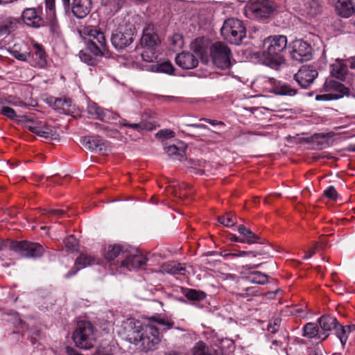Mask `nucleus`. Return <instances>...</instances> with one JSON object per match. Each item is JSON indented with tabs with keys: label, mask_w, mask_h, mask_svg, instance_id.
<instances>
[{
	"label": "nucleus",
	"mask_w": 355,
	"mask_h": 355,
	"mask_svg": "<svg viewBox=\"0 0 355 355\" xmlns=\"http://www.w3.org/2000/svg\"><path fill=\"white\" fill-rule=\"evenodd\" d=\"M287 47V37L277 35L265 38L259 57L263 63L272 69H278L285 63L284 53Z\"/></svg>",
	"instance_id": "f257e3e1"
},
{
	"label": "nucleus",
	"mask_w": 355,
	"mask_h": 355,
	"mask_svg": "<svg viewBox=\"0 0 355 355\" xmlns=\"http://www.w3.org/2000/svg\"><path fill=\"white\" fill-rule=\"evenodd\" d=\"M137 17H128L112 33L110 40L116 49H123L133 42L137 28Z\"/></svg>",
	"instance_id": "f03ea898"
},
{
	"label": "nucleus",
	"mask_w": 355,
	"mask_h": 355,
	"mask_svg": "<svg viewBox=\"0 0 355 355\" xmlns=\"http://www.w3.org/2000/svg\"><path fill=\"white\" fill-rule=\"evenodd\" d=\"M220 33L226 41L236 45L241 44L246 34L243 23L234 18L227 19L224 21Z\"/></svg>",
	"instance_id": "7ed1b4c3"
},
{
	"label": "nucleus",
	"mask_w": 355,
	"mask_h": 355,
	"mask_svg": "<svg viewBox=\"0 0 355 355\" xmlns=\"http://www.w3.org/2000/svg\"><path fill=\"white\" fill-rule=\"evenodd\" d=\"M134 338L139 341L140 347L145 352L155 349L161 341L158 329L152 324L143 325Z\"/></svg>",
	"instance_id": "20e7f679"
},
{
	"label": "nucleus",
	"mask_w": 355,
	"mask_h": 355,
	"mask_svg": "<svg viewBox=\"0 0 355 355\" xmlns=\"http://www.w3.org/2000/svg\"><path fill=\"white\" fill-rule=\"evenodd\" d=\"M76 345L82 349H90L94 345L96 338L94 328L88 321H80L73 334Z\"/></svg>",
	"instance_id": "39448f33"
},
{
	"label": "nucleus",
	"mask_w": 355,
	"mask_h": 355,
	"mask_svg": "<svg viewBox=\"0 0 355 355\" xmlns=\"http://www.w3.org/2000/svg\"><path fill=\"white\" fill-rule=\"evenodd\" d=\"M210 55L214 64L220 69H227L232 64L231 50L223 42L214 43L210 48Z\"/></svg>",
	"instance_id": "423d86ee"
},
{
	"label": "nucleus",
	"mask_w": 355,
	"mask_h": 355,
	"mask_svg": "<svg viewBox=\"0 0 355 355\" xmlns=\"http://www.w3.org/2000/svg\"><path fill=\"white\" fill-rule=\"evenodd\" d=\"M322 94L317 95V101H332L343 98L349 92L348 89L342 83L333 79L327 80L322 87Z\"/></svg>",
	"instance_id": "0eeeda50"
},
{
	"label": "nucleus",
	"mask_w": 355,
	"mask_h": 355,
	"mask_svg": "<svg viewBox=\"0 0 355 355\" xmlns=\"http://www.w3.org/2000/svg\"><path fill=\"white\" fill-rule=\"evenodd\" d=\"M87 49L95 56L104 55L107 49L103 33L96 28H91L87 31Z\"/></svg>",
	"instance_id": "6e6552de"
},
{
	"label": "nucleus",
	"mask_w": 355,
	"mask_h": 355,
	"mask_svg": "<svg viewBox=\"0 0 355 355\" xmlns=\"http://www.w3.org/2000/svg\"><path fill=\"white\" fill-rule=\"evenodd\" d=\"M10 248L25 257L37 258L44 253V247L38 243L27 241H15L11 243Z\"/></svg>",
	"instance_id": "1a4fd4ad"
},
{
	"label": "nucleus",
	"mask_w": 355,
	"mask_h": 355,
	"mask_svg": "<svg viewBox=\"0 0 355 355\" xmlns=\"http://www.w3.org/2000/svg\"><path fill=\"white\" fill-rule=\"evenodd\" d=\"M275 6L269 0H254L247 8V12L252 17L257 19L268 18L274 12Z\"/></svg>",
	"instance_id": "9d476101"
},
{
	"label": "nucleus",
	"mask_w": 355,
	"mask_h": 355,
	"mask_svg": "<svg viewBox=\"0 0 355 355\" xmlns=\"http://www.w3.org/2000/svg\"><path fill=\"white\" fill-rule=\"evenodd\" d=\"M289 53L293 60L304 62L311 58L312 48L309 44L302 40L293 41L288 46Z\"/></svg>",
	"instance_id": "9b49d317"
},
{
	"label": "nucleus",
	"mask_w": 355,
	"mask_h": 355,
	"mask_svg": "<svg viewBox=\"0 0 355 355\" xmlns=\"http://www.w3.org/2000/svg\"><path fill=\"white\" fill-rule=\"evenodd\" d=\"M26 128L31 132L44 138L57 139L58 135L44 121L29 119L26 122Z\"/></svg>",
	"instance_id": "f8f14e48"
},
{
	"label": "nucleus",
	"mask_w": 355,
	"mask_h": 355,
	"mask_svg": "<svg viewBox=\"0 0 355 355\" xmlns=\"http://www.w3.org/2000/svg\"><path fill=\"white\" fill-rule=\"evenodd\" d=\"M315 68L310 65L302 66L294 76L295 80L304 89L309 88L318 77Z\"/></svg>",
	"instance_id": "ddd939ff"
},
{
	"label": "nucleus",
	"mask_w": 355,
	"mask_h": 355,
	"mask_svg": "<svg viewBox=\"0 0 355 355\" xmlns=\"http://www.w3.org/2000/svg\"><path fill=\"white\" fill-rule=\"evenodd\" d=\"M82 145L88 150L104 153L107 150L105 141L99 136L83 137L80 139Z\"/></svg>",
	"instance_id": "4468645a"
},
{
	"label": "nucleus",
	"mask_w": 355,
	"mask_h": 355,
	"mask_svg": "<svg viewBox=\"0 0 355 355\" xmlns=\"http://www.w3.org/2000/svg\"><path fill=\"white\" fill-rule=\"evenodd\" d=\"M147 260V258L143 254L138 251H134L121 261V267L125 268L130 271L136 270L145 265Z\"/></svg>",
	"instance_id": "2eb2a0df"
},
{
	"label": "nucleus",
	"mask_w": 355,
	"mask_h": 355,
	"mask_svg": "<svg viewBox=\"0 0 355 355\" xmlns=\"http://www.w3.org/2000/svg\"><path fill=\"white\" fill-rule=\"evenodd\" d=\"M141 45L144 48H156L160 43L159 38L152 24L147 25L143 30Z\"/></svg>",
	"instance_id": "dca6fc26"
},
{
	"label": "nucleus",
	"mask_w": 355,
	"mask_h": 355,
	"mask_svg": "<svg viewBox=\"0 0 355 355\" xmlns=\"http://www.w3.org/2000/svg\"><path fill=\"white\" fill-rule=\"evenodd\" d=\"M91 0H73L71 9L77 18H84L89 13L92 8Z\"/></svg>",
	"instance_id": "f3484780"
},
{
	"label": "nucleus",
	"mask_w": 355,
	"mask_h": 355,
	"mask_svg": "<svg viewBox=\"0 0 355 355\" xmlns=\"http://www.w3.org/2000/svg\"><path fill=\"white\" fill-rule=\"evenodd\" d=\"M176 64L184 69H193L198 64V59L189 52H182L175 58Z\"/></svg>",
	"instance_id": "a211bd4d"
},
{
	"label": "nucleus",
	"mask_w": 355,
	"mask_h": 355,
	"mask_svg": "<svg viewBox=\"0 0 355 355\" xmlns=\"http://www.w3.org/2000/svg\"><path fill=\"white\" fill-rule=\"evenodd\" d=\"M24 23L29 26L38 28L43 24L42 17L37 13L35 8H27L22 13Z\"/></svg>",
	"instance_id": "6ab92c4d"
},
{
	"label": "nucleus",
	"mask_w": 355,
	"mask_h": 355,
	"mask_svg": "<svg viewBox=\"0 0 355 355\" xmlns=\"http://www.w3.org/2000/svg\"><path fill=\"white\" fill-rule=\"evenodd\" d=\"M335 8L338 15L345 18L349 17L355 12L352 0H337Z\"/></svg>",
	"instance_id": "aec40b11"
},
{
	"label": "nucleus",
	"mask_w": 355,
	"mask_h": 355,
	"mask_svg": "<svg viewBox=\"0 0 355 355\" xmlns=\"http://www.w3.org/2000/svg\"><path fill=\"white\" fill-rule=\"evenodd\" d=\"M95 258L86 254H82L78 257L75 262L76 270L70 271L67 274V277H69L75 275L80 269L85 267L97 263Z\"/></svg>",
	"instance_id": "412c9836"
},
{
	"label": "nucleus",
	"mask_w": 355,
	"mask_h": 355,
	"mask_svg": "<svg viewBox=\"0 0 355 355\" xmlns=\"http://www.w3.org/2000/svg\"><path fill=\"white\" fill-rule=\"evenodd\" d=\"M19 24L17 18L12 17H6L0 21V37L9 35L13 32Z\"/></svg>",
	"instance_id": "4be33fe9"
},
{
	"label": "nucleus",
	"mask_w": 355,
	"mask_h": 355,
	"mask_svg": "<svg viewBox=\"0 0 355 355\" xmlns=\"http://www.w3.org/2000/svg\"><path fill=\"white\" fill-rule=\"evenodd\" d=\"M166 153L174 159H181L186 154L187 145L183 143H179V146L175 144L164 147Z\"/></svg>",
	"instance_id": "5701e85b"
},
{
	"label": "nucleus",
	"mask_w": 355,
	"mask_h": 355,
	"mask_svg": "<svg viewBox=\"0 0 355 355\" xmlns=\"http://www.w3.org/2000/svg\"><path fill=\"white\" fill-rule=\"evenodd\" d=\"M55 0H45L46 9L48 15L51 18L50 27L52 32L58 33L59 26L55 18Z\"/></svg>",
	"instance_id": "b1692460"
},
{
	"label": "nucleus",
	"mask_w": 355,
	"mask_h": 355,
	"mask_svg": "<svg viewBox=\"0 0 355 355\" xmlns=\"http://www.w3.org/2000/svg\"><path fill=\"white\" fill-rule=\"evenodd\" d=\"M161 270L164 273L184 275L186 268L182 263L175 261H171L162 266Z\"/></svg>",
	"instance_id": "393cba45"
},
{
	"label": "nucleus",
	"mask_w": 355,
	"mask_h": 355,
	"mask_svg": "<svg viewBox=\"0 0 355 355\" xmlns=\"http://www.w3.org/2000/svg\"><path fill=\"white\" fill-rule=\"evenodd\" d=\"M53 106L61 114H68L71 112V101L69 98H55Z\"/></svg>",
	"instance_id": "a878e982"
},
{
	"label": "nucleus",
	"mask_w": 355,
	"mask_h": 355,
	"mask_svg": "<svg viewBox=\"0 0 355 355\" xmlns=\"http://www.w3.org/2000/svg\"><path fill=\"white\" fill-rule=\"evenodd\" d=\"M238 231L243 236V239H244L245 243L250 245L254 243H259V236L244 225H239Z\"/></svg>",
	"instance_id": "bb28decb"
},
{
	"label": "nucleus",
	"mask_w": 355,
	"mask_h": 355,
	"mask_svg": "<svg viewBox=\"0 0 355 355\" xmlns=\"http://www.w3.org/2000/svg\"><path fill=\"white\" fill-rule=\"evenodd\" d=\"M318 323L323 331H331L337 327L338 320L330 315H322L318 319Z\"/></svg>",
	"instance_id": "cd10ccee"
},
{
	"label": "nucleus",
	"mask_w": 355,
	"mask_h": 355,
	"mask_svg": "<svg viewBox=\"0 0 355 355\" xmlns=\"http://www.w3.org/2000/svg\"><path fill=\"white\" fill-rule=\"evenodd\" d=\"M303 336L309 338L318 337V338L324 340L328 336V334H327L324 337H322L321 334H319L318 333V327L317 324L313 322L306 324L303 327Z\"/></svg>",
	"instance_id": "c85d7f7f"
},
{
	"label": "nucleus",
	"mask_w": 355,
	"mask_h": 355,
	"mask_svg": "<svg viewBox=\"0 0 355 355\" xmlns=\"http://www.w3.org/2000/svg\"><path fill=\"white\" fill-rule=\"evenodd\" d=\"M273 92L277 95L293 96L297 94V89L286 83H279L273 87Z\"/></svg>",
	"instance_id": "c756f323"
},
{
	"label": "nucleus",
	"mask_w": 355,
	"mask_h": 355,
	"mask_svg": "<svg viewBox=\"0 0 355 355\" xmlns=\"http://www.w3.org/2000/svg\"><path fill=\"white\" fill-rule=\"evenodd\" d=\"M336 330V336L340 339L341 343L345 345L349 334L352 330L355 329V325L343 326L338 322L337 327L334 329Z\"/></svg>",
	"instance_id": "7c9ffc66"
},
{
	"label": "nucleus",
	"mask_w": 355,
	"mask_h": 355,
	"mask_svg": "<svg viewBox=\"0 0 355 355\" xmlns=\"http://www.w3.org/2000/svg\"><path fill=\"white\" fill-rule=\"evenodd\" d=\"M331 73L333 76L343 80L347 72V67L346 64L336 62V63L331 65Z\"/></svg>",
	"instance_id": "2f4dec72"
},
{
	"label": "nucleus",
	"mask_w": 355,
	"mask_h": 355,
	"mask_svg": "<svg viewBox=\"0 0 355 355\" xmlns=\"http://www.w3.org/2000/svg\"><path fill=\"white\" fill-rule=\"evenodd\" d=\"M148 69L152 71L172 74L174 71V67L170 62L165 61L162 63L153 64L150 66Z\"/></svg>",
	"instance_id": "473e14b6"
},
{
	"label": "nucleus",
	"mask_w": 355,
	"mask_h": 355,
	"mask_svg": "<svg viewBox=\"0 0 355 355\" xmlns=\"http://www.w3.org/2000/svg\"><path fill=\"white\" fill-rule=\"evenodd\" d=\"M307 14L311 17L316 16L322 11V6L318 0H311L306 5Z\"/></svg>",
	"instance_id": "72a5a7b5"
},
{
	"label": "nucleus",
	"mask_w": 355,
	"mask_h": 355,
	"mask_svg": "<svg viewBox=\"0 0 355 355\" xmlns=\"http://www.w3.org/2000/svg\"><path fill=\"white\" fill-rule=\"evenodd\" d=\"M87 112L94 118L99 120H103L105 113L101 107H100L96 103L89 102L87 105Z\"/></svg>",
	"instance_id": "f704fd0d"
},
{
	"label": "nucleus",
	"mask_w": 355,
	"mask_h": 355,
	"mask_svg": "<svg viewBox=\"0 0 355 355\" xmlns=\"http://www.w3.org/2000/svg\"><path fill=\"white\" fill-rule=\"evenodd\" d=\"M191 352L193 355H212L209 347L203 341L196 343Z\"/></svg>",
	"instance_id": "c9c22d12"
},
{
	"label": "nucleus",
	"mask_w": 355,
	"mask_h": 355,
	"mask_svg": "<svg viewBox=\"0 0 355 355\" xmlns=\"http://www.w3.org/2000/svg\"><path fill=\"white\" fill-rule=\"evenodd\" d=\"M184 296L189 300L201 301L206 297V294L202 291L189 288L185 291Z\"/></svg>",
	"instance_id": "e433bc0d"
},
{
	"label": "nucleus",
	"mask_w": 355,
	"mask_h": 355,
	"mask_svg": "<svg viewBox=\"0 0 355 355\" xmlns=\"http://www.w3.org/2000/svg\"><path fill=\"white\" fill-rule=\"evenodd\" d=\"M248 279L252 283L265 284L268 281V276L261 272L254 271L250 273Z\"/></svg>",
	"instance_id": "4c0bfd02"
},
{
	"label": "nucleus",
	"mask_w": 355,
	"mask_h": 355,
	"mask_svg": "<svg viewBox=\"0 0 355 355\" xmlns=\"http://www.w3.org/2000/svg\"><path fill=\"white\" fill-rule=\"evenodd\" d=\"M33 47L35 50V59L37 60V64L40 67H43L46 64V53L42 48V46L37 44L35 43L33 44Z\"/></svg>",
	"instance_id": "58836bf2"
},
{
	"label": "nucleus",
	"mask_w": 355,
	"mask_h": 355,
	"mask_svg": "<svg viewBox=\"0 0 355 355\" xmlns=\"http://www.w3.org/2000/svg\"><path fill=\"white\" fill-rule=\"evenodd\" d=\"M121 252L122 248L121 245H109L105 251V259L109 261H112L116 257H117Z\"/></svg>",
	"instance_id": "ea45409f"
},
{
	"label": "nucleus",
	"mask_w": 355,
	"mask_h": 355,
	"mask_svg": "<svg viewBox=\"0 0 355 355\" xmlns=\"http://www.w3.org/2000/svg\"><path fill=\"white\" fill-rule=\"evenodd\" d=\"M218 221L226 227H232L237 223L236 216L232 213H227L223 216H219Z\"/></svg>",
	"instance_id": "a19ab883"
},
{
	"label": "nucleus",
	"mask_w": 355,
	"mask_h": 355,
	"mask_svg": "<svg viewBox=\"0 0 355 355\" xmlns=\"http://www.w3.org/2000/svg\"><path fill=\"white\" fill-rule=\"evenodd\" d=\"M142 60L146 62H155L157 59L155 48H144L141 53Z\"/></svg>",
	"instance_id": "79ce46f5"
},
{
	"label": "nucleus",
	"mask_w": 355,
	"mask_h": 355,
	"mask_svg": "<svg viewBox=\"0 0 355 355\" xmlns=\"http://www.w3.org/2000/svg\"><path fill=\"white\" fill-rule=\"evenodd\" d=\"M10 53L12 56L21 61H27L30 58V53L24 52L21 53L17 48V45H14L10 50Z\"/></svg>",
	"instance_id": "37998d69"
},
{
	"label": "nucleus",
	"mask_w": 355,
	"mask_h": 355,
	"mask_svg": "<svg viewBox=\"0 0 355 355\" xmlns=\"http://www.w3.org/2000/svg\"><path fill=\"white\" fill-rule=\"evenodd\" d=\"M114 347L110 345H100L94 355H113Z\"/></svg>",
	"instance_id": "c03bdc74"
},
{
	"label": "nucleus",
	"mask_w": 355,
	"mask_h": 355,
	"mask_svg": "<svg viewBox=\"0 0 355 355\" xmlns=\"http://www.w3.org/2000/svg\"><path fill=\"white\" fill-rule=\"evenodd\" d=\"M64 244L69 250L75 251L77 250L78 241L73 235H70L64 240Z\"/></svg>",
	"instance_id": "a18cd8bd"
},
{
	"label": "nucleus",
	"mask_w": 355,
	"mask_h": 355,
	"mask_svg": "<svg viewBox=\"0 0 355 355\" xmlns=\"http://www.w3.org/2000/svg\"><path fill=\"white\" fill-rule=\"evenodd\" d=\"M79 57L81 61L85 62L88 65H94L96 64V58L84 51H80Z\"/></svg>",
	"instance_id": "49530a36"
},
{
	"label": "nucleus",
	"mask_w": 355,
	"mask_h": 355,
	"mask_svg": "<svg viewBox=\"0 0 355 355\" xmlns=\"http://www.w3.org/2000/svg\"><path fill=\"white\" fill-rule=\"evenodd\" d=\"M64 214H65V211L62 209H49V210H44L42 215L43 216H46L48 218L51 216H57L58 218L62 217Z\"/></svg>",
	"instance_id": "de8ad7c7"
},
{
	"label": "nucleus",
	"mask_w": 355,
	"mask_h": 355,
	"mask_svg": "<svg viewBox=\"0 0 355 355\" xmlns=\"http://www.w3.org/2000/svg\"><path fill=\"white\" fill-rule=\"evenodd\" d=\"M324 196L330 200H336L338 198V193L334 186H329L323 191Z\"/></svg>",
	"instance_id": "09e8293b"
},
{
	"label": "nucleus",
	"mask_w": 355,
	"mask_h": 355,
	"mask_svg": "<svg viewBox=\"0 0 355 355\" xmlns=\"http://www.w3.org/2000/svg\"><path fill=\"white\" fill-rule=\"evenodd\" d=\"M152 320L157 322V324L164 327V329H170L173 327L174 323L168 320H165L162 318H156L155 317L151 318Z\"/></svg>",
	"instance_id": "8fccbe9b"
},
{
	"label": "nucleus",
	"mask_w": 355,
	"mask_h": 355,
	"mask_svg": "<svg viewBox=\"0 0 355 355\" xmlns=\"http://www.w3.org/2000/svg\"><path fill=\"white\" fill-rule=\"evenodd\" d=\"M1 113L11 119H14L17 116L16 112L12 108L7 106L1 108Z\"/></svg>",
	"instance_id": "3c124183"
},
{
	"label": "nucleus",
	"mask_w": 355,
	"mask_h": 355,
	"mask_svg": "<svg viewBox=\"0 0 355 355\" xmlns=\"http://www.w3.org/2000/svg\"><path fill=\"white\" fill-rule=\"evenodd\" d=\"M174 132L172 130H170L168 129H164L159 130L156 136L159 138H171L174 137Z\"/></svg>",
	"instance_id": "603ef678"
},
{
	"label": "nucleus",
	"mask_w": 355,
	"mask_h": 355,
	"mask_svg": "<svg viewBox=\"0 0 355 355\" xmlns=\"http://www.w3.org/2000/svg\"><path fill=\"white\" fill-rule=\"evenodd\" d=\"M119 123L123 126L129 127L137 130H139L143 128L141 123H128L125 119L121 120Z\"/></svg>",
	"instance_id": "864d4df0"
},
{
	"label": "nucleus",
	"mask_w": 355,
	"mask_h": 355,
	"mask_svg": "<svg viewBox=\"0 0 355 355\" xmlns=\"http://www.w3.org/2000/svg\"><path fill=\"white\" fill-rule=\"evenodd\" d=\"M280 324L279 319H275L272 322H270L268 325V330L272 334H275L277 331L279 326Z\"/></svg>",
	"instance_id": "5fc2aeb1"
},
{
	"label": "nucleus",
	"mask_w": 355,
	"mask_h": 355,
	"mask_svg": "<svg viewBox=\"0 0 355 355\" xmlns=\"http://www.w3.org/2000/svg\"><path fill=\"white\" fill-rule=\"evenodd\" d=\"M201 120H203L212 125H224L223 122L218 121L216 120H212V119H202Z\"/></svg>",
	"instance_id": "6e6d98bb"
},
{
	"label": "nucleus",
	"mask_w": 355,
	"mask_h": 355,
	"mask_svg": "<svg viewBox=\"0 0 355 355\" xmlns=\"http://www.w3.org/2000/svg\"><path fill=\"white\" fill-rule=\"evenodd\" d=\"M317 248H318V244L315 243L313 248L309 250V254H306L304 256V259H309V258L311 257L315 253V250Z\"/></svg>",
	"instance_id": "4d7b16f0"
},
{
	"label": "nucleus",
	"mask_w": 355,
	"mask_h": 355,
	"mask_svg": "<svg viewBox=\"0 0 355 355\" xmlns=\"http://www.w3.org/2000/svg\"><path fill=\"white\" fill-rule=\"evenodd\" d=\"M186 125L190 127L198 128L200 129L209 130L208 127L204 124H198V123H192V124H187Z\"/></svg>",
	"instance_id": "13d9d810"
},
{
	"label": "nucleus",
	"mask_w": 355,
	"mask_h": 355,
	"mask_svg": "<svg viewBox=\"0 0 355 355\" xmlns=\"http://www.w3.org/2000/svg\"><path fill=\"white\" fill-rule=\"evenodd\" d=\"M66 352L67 353V355H83L78 353L76 350L69 347L66 348Z\"/></svg>",
	"instance_id": "bf43d9fd"
},
{
	"label": "nucleus",
	"mask_w": 355,
	"mask_h": 355,
	"mask_svg": "<svg viewBox=\"0 0 355 355\" xmlns=\"http://www.w3.org/2000/svg\"><path fill=\"white\" fill-rule=\"evenodd\" d=\"M62 5L65 11L70 9V0H62Z\"/></svg>",
	"instance_id": "052dcab7"
},
{
	"label": "nucleus",
	"mask_w": 355,
	"mask_h": 355,
	"mask_svg": "<svg viewBox=\"0 0 355 355\" xmlns=\"http://www.w3.org/2000/svg\"><path fill=\"white\" fill-rule=\"evenodd\" d=\"M207 163L205 161H198V166L202 168V171H206Z\"/></svg>",
	"instance_id": "680f3d73"
},
{
	"label": "nucleus",
	"mask_w": 355,
	"mask_h": 355,
	"mask_svg": "<svg viewBox=\"0 0 355 355\" xmlns=\"http://www.w3.org/2000/svg\"><path fill=\"white\" fill-rule=\"evenodd\" d=\"M231 240L239 243H245L244 239H243L242 238H239L235 235L231 238Z\"/></svg>",
	"instance_id": "e2e57ef3"
},
{
	"label": "nucleus",
	"mask_w": 355,
	"mask_h": 355,
	"mask_svg": "<svg viewBox=\"0 0 355 355\" xmlns=\"http://www.w3.org/2000/svg\"><path fill=\"white\" fill-rule=\"evenodd\" d=\"M351 69H355V57L351 58L348 60Z\"/></svg>",
	"instance_id": "0e129e2a"
},
{
	"label": "nucleus",
	"mask_w": 355,
	"mask_h": 355,
	"mask_svg": "<svg viewBox=\"0 0 355 355\" xmlns=\"http://www.w3.org/2000/svg\"><path fill=\"white\" fill-rule=\"evenodd\" d=\"M257 253L259 255H264L268 254V251L265 249V248L261 249L260 250H257Z\"/></svg>",
	"instance_id": "69168bd1"
},
{
	"label": "nucleus",
	"mask_w": 355,
	"mask_h": 355,
	"mask_svg": "<svg viewBox=\"0 0 355 355\" xmlns=\"http://www.w3.org/2000/svg\"><path fill=\"white\" fill-rule=\"evenodd\" d=\"M238 255L239 257H243L250 255V252L248 251H238Z\"/></svg>",
	"instance_id": "338daca9"
},
{
	"label": "nucleus",
	"mask_w": 355,
	"mask_h": 355,
	"mask_svg": "<svg viewBox=\"0 0 355 355\" xmlns=\"http://www.w3.org/2000/svg\"><path fill=\"white\" fill-rule=\"evenodd\" d=\"M212 355H226L225 354L223 350L222 349L215 350L214 354Z\"/></svg>",
	"instance_id": "774afa93"
}]
</instances>
